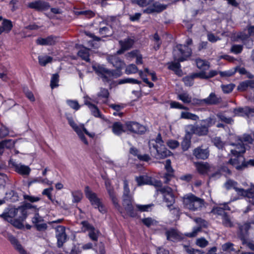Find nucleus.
<instances>
[{"label": "nucleus", "mask_w": 254, "mask_h": 254, "mask_svg": "<svg viewBox=\"0 0 254 254\" xmlns=\"http://www.w3.org/2000/svg\"><path fill=\"white\" fill-rule=\"evenodd\" d=\"M184 249L185 251H186L189 254H202V253L197 250H194L190 247L185 246Z\"/></svg>", "instance_id": "61"}, {"label": "nucleus", "mask_w": 254, "mask_h": 254, "mask_svg": "<svg viewBox=\"0 0 254 254\" xmlns=\"http://www.w3.org/2000/svg\"><path fill=\"white\" fill-rule=\"evenodd\" d=\"M234 71H235V72H239L240 74L246 75L247 77L249 78H252L253 77V75L250 73L248 72L244 67H236L234 69Z\"/></svg>", "instance_id": "42"}, {"label": "nucleus", "mask_w": 254, "mask_h": 254, "mask_svg": "<svg viewBox=\"0 0 254 254\" xmlns=\"http://www.w3.org/2000/svg\"><path fill=\"white\" fill-rule=\"evenodd\" d=\"M220 102V97L217 96L214 93H211L206 98L199 100L197 103H204L206 105H216L219 103Z\"/></svg>", "instance_id": "16"}, {"label": "nucleus", "mask_w": 254, "mask_h": 254, "mask_svg": "<svg viewBox=\"0 0 254 254\" xmlns=\"http://www.w3.org/2000/svg\"><path fill=\"white\" fill-rule=\"evenodd\" d=\"M99 231L96 229L95 227L92 228V230L88 233V235L90 239L93 242H97L99 236Z\"/></svg>", "instance_id": "36"}, {"label": "nucleus", "mask_w": 254, "mask_h": 254, "mask_svg": "<svg viewBox=\"0 0 254 254\" xmlns=\"http://www.w3.org/2000/svg\"><path fill=\"white\" fill-rule=\"evenodd\" d=\"M59 82V75L58 74H53L51 80V86L52 88L57 87Z\"/></svg>", "instance_id": "54"}, {"label": "nucleus", "mask_w": 254, "mask_h": 254, "mask_svg": "<svg viewBox=\"0 0 254 254\" xmlns=\"http://www.w3.org/2000/svg\"><path fill=\"white\" fill-rule=\"evenodd\" d=\"M190 135H187L184 138L182 142V147L184 151L187 150L190 146Z\"/></svg>", "instance_id": "40"}, {"label": "nucleus", "mask_w": 254, "mask_h": 254, "mask_svg": "<svg viewBox=\"0 0 254 254\" xmlns=\"http://www.w3.org/2000/svg\"><path fill=\"white\" fill-rule=\"evenodd\" d=\"M12 27L11 22L8 20H4L2 22V29L4 31L9 32Z\"/></svg>", "instance_id": "51"}, {"label": "nucleus", "mask_w": 254, "mask_h": 254, "mask_svg": "<svg viewBox=\"0 0 254 254\" xmlns=\"http://www.w3.org/2000/svg\"><path fill=\"white\" fill-rule=\"evenodd\" d=\"M138 69L135 64H131L128 65L126 69L127 74H132L137 72Z\"/></svg>", "instance_id": "50"}, {"label": "nucleus", "mask_w": 254, "mask_h": 254, "mask_svg": "<svg viewBox=\"0 0 254 254\" xmlns=\"http://www.w3.org/2000/svg\"><path fill=\"white\" fill-rule=\"evenodd\" d=\"M184 207L191 211L199 210L203 206V200L192 194H188L184 197Z\"/></svg>", "instance_id": "6"}, {"label": "nucleus", "mask_w": 254, "mask_h": 254, "mask_svg": "<svg viewBox=\"0 0 254 254\" xmlns=\"http://www.w3.org/2000/svg\"><path fill=\"white\" fill-rule=\"evenodd\" d=\"M138 186L145 185H152L157 188V190L163 195L164 200L167 203V206L172 205L174 202L175 198L172 190L168 187H161V181L152 179L147 175H142L135 178Z\"/></svg>", "instance_id": "2"}, {"label": "nucleus", "mask_w": 254, "mask_h": 254, "mask_svg": "<svg viewBox=\"0 0 254 254\" xmlns=\"http://www.w3.org/2000/svg\"><path fill=\"white\" fill-rule=\"evenodd\" d=\"M168 240L172 241H179L182 239V235L176 230L172 229L166 232Z\"/></svg>", "instance_id": "24"}, {"label": "nucleus", "mask_w": 254, "mask_h": 254, "mask_svg": "<svg viewBox=\"0 0 254 254\" xmlns=\"http://www.w3.org/2000/svg\"><path fill=\"white\" fill-rule=\"evenodd\" d=\"M134 40L131 38H127L119 41L121 49L117 52L118 54L123 53L125 51L131 48L134 44Z\"/></svg>", "instance_id": "18"}, {"label": "nucleus", "mask_w": 254, "mask_h": 254, "mask_svg": "<svg viewBox=\"0 0 254 254\" xmlns=\"http://www.w3.org/2000/svg\"><path fill=\"white\" fill-rule=\"evenodd\" d=\"M181 119L191 120L192 121H196L198 119V117L194 114L191 113L189 112H182L180 116Z\"/></svg>", "instance_id": "29"}, {"label": "nucleus", "mask_w": 254, "mask_h": 254, "mask_svg": "<svg viewBox=\"0 0 254 254\" xmlns=\"http://www.w3.org/2000/svg\"><path fill=\"white\" fill-rule=\"evenodd\" d=\"M194 221L198 224L199 226L194 227L191 233H188L186 234V236L189 237H195L197 233L201 231L202 227H205L206 226V222L200 218H197L194 219Z\"/></svg>", "instance_id": "17"}, {"label": "nucleus", "mask_w": 254, "mask_h": 254, "mask_svg": "<svg viewBox=\"0 0 254 254\" xmlns=\"http://www.w3.org/2000/svg\"><path fill=\"white\" fill-rule=\"evenodd\" d=\"M32 221L34 224L36 225L38 223L42 222L43 221V218L39 215V213H36L32 218Z\"/></svg>", "instance_id": "63"}, {"label": "nucleus", "mask_w": 254, "mask_h": 254, "mask_svg": "<svg viewBox=\"0 0 254 254\" xmlns=\"http://www.w3.org/2000/svg\"><path fill=\"white\" fill-rule=\"evenodd\" d=\"M208 132L207 127L201 123L200 126H197L194 129V133L199 135H203Z\"/></svg>", "instance_id": "30"}, {"label": "nucleus", "mask_w": 254, "mask_h": 254, "mask_svg": "<svg viewBox=\"0 0 254 254\" xmlns=\"http://www.w3.org/2000/svg\"><path fill=\"white\" fill-rule=\"evenodd\" d=\"M148 145L151 154L157 159H163L170 155L171 152L165 147L160 134L156 139L150 140Z\"/></svg>", "instance_id": "5"}, {"label": "nucleus", "mask_w": 254, "mask_h": 254, "mask_svg": "<svg viewBox=\"0 0 254 254\" xmlns=\"http://www.w3.org/2000/svg\"><path fill=\"white\" fill-rule=\"evenodd\" d=\"M167 145L171 149H175L179 146V143L175 140H169L167 142Z\"/></svg>", "instance_id": "62"}, {"label": "nucleus", "mask_w": 254, "mask_h": 254, "mask_svg": "<svg viewBox=\"0 0 254 254\" xmlns=\"http://www.w3.org/2000/svg\"><path fill=\"white\" fill-rule=\"evenodd\" d=\"M84 192L86 197L89 199L93 206L95 208H98V210L102 213L105 212V206L98 197L97 194L92 191L89 187L86 186L85 188Z\"/></svg>", "instance_id": "9"}, {"label": "nucleus", "mask_w": 254, "mask_h": 254, "mask_svg": "<svg viewBox=\"0 0 254 254\" xmlns=\"http://www.w3.org/2000/svg\"><path fill=\"white\" fill-rule=\"evenodd\" d=\"M222 223L226 227H231L233 226V223L231 219L227 215H224L222 217Z\"/></svg>", "instance_id": "44"}, {"label": "nucleus", "mask_w": 254, "mask_h": 254, "mask_svg": "<svg viewBox=\"0 0 254 254\" xmlns=\"http://www.w3.org/2000/svg\"><path fill=\"white\" fill-rule=\"evenodd\" d=\"M153 0H131L133 4H136L141 7H145L151 3Z\"/></svg>", "instance_id": "41"}, {"label": "nucleus", "mask_w": 254, "mask_h": 254, "mask_svg": "<svg viewBox=\"0 0 254 254\" xmlns=\"http://www.w3.org/2000/svg\"><path fill=\"white\" fill-rule=\"evenodd\" d=\"M56 236L57 239L58 247H61L67 240L65 227L61 225L58 226L56 228Z\"/></svg>", "instance_id": "12"}, {"label": "nucleus", "mask_w": 254, "mask_h": 254, "mask_svg": "<svg viewBox=\"0 0 254 254\" xmlns=\"http://www.w3.org/2000/svg\"><path fill=\"white\" fill-rule=\"evenodd\" d=\"M66 103L70 108L75 110H78L80 107L78 102L76 100H68L66 101Z\"/></svg>", "instance_id": "49"}, {"label": "nucleus", "mask_w": 254, "mask_h": 254, "mask_svg": "<svg viewBox=\"0 0 254 254\" xmlns=\"http://www.w3.org/2000/svg\"><path fill=\"white\" fill-rule=\"evenodd\" d=\"M234 148L231 149V158L229 163L235 167L238 170H241L246 167L247 165L245 162V158L243 154L245 152V147L244 144H232Z\"/></svg>", "instance_id": "4"}, {"label": "nucleus", "mask_w": 254, "mask_h": 254, "mask_svg": "<svg viewBox=\"0 0 254 254\" xmlns=\"http://www.w3.org/2000/svg\"><path fill=\"white\" fill-rule=\"evenodd\" d=\"M243 50V46L241 45H234L232 46L231 51L232 53L237 54L241 53Z\"/></svg>", "instance_id": "59"}, {"label": "nucleus", "mask_w": 254, "mask_h": 254, "mask_svg": "<svg viewBox=\"0 0 254 254\" xmlns=\"http://www.w3.org/2000/svg\"><path fill=\"white\" fill-rule=\"evenodd\" d=\"M178 99L184 103H190L191 101V97L187 92H183L178 95Z\"/></svg>", "instance_id": "35"}, {"label": "nucleus", "mask_w": 254, "mask_h": 254, "mask_svg": "<svg viewBox=\"0 0 254 254\" xmlns=\"http://www.w3.org/2000/svg\"><path fill=\"white\" fill-rule=\"evenodd\" d=\"M193 154L196 158L204 160L208 158L209 151L206 149H203L200 147H198L193 150Z\"/></svg>", "instance_id": "21"}, {"label": "nucleus", "mask_w": 254, "mask_h": 254, "mask_svg": "<svg viewBox=\"0 0 254 254\" xmlns=\"http://www.w3.org/2000/svg\"><path fill=\"white\" fill-rule=\"evenodd\" d=\"M216 116L221 121L227 124H231L233 122V120L231 118L226 117L222 113H218Z\"/></svg>", "instance_id": "53"}, {"label": "nucleus", "mask_w": 254, "mask_h": 254, "mask_svg": "<svg viewBox=\"0 0 254 254\" xmlns=\"http://www.w3.org/2000/svg\"><path fill=\"white\" fill-rule=\"evenodd\" d=\"M217 74V72L216 70H211L207 74L202 72L199 73H196L195 76H199L200 78L208 79L212 77Z\"/></svg>", "instance_id": "34"}, {"label": "nucleus", "mask_w": 254, "mask_h": 254, "mask_svg": "<svg viewBox=\"0 0 254 254\" xmlns=\"http://www.w3.org/2000/svg\"><path fill=\"white\" fill-rule=\"evenodd\" d=\"M221 87L224 93H229L233 90L235 85L233 84H229L227 85H222Z\"/></svg>", "instance_id": "52"}, {"label": "nucleus", "mask_w": 254, "mask_h": 254, "mask_svg": "<svg viewBox=\"0 0 254 254\" xmlns=\"http://www.w3.org/2000/svg\"><path fill=\"white\" fill-rule=\"evenodd\" d=\"M142 222L145 226H146L148 227H150L151 226H154L156 225L157 223L156 220L150 217L142 219Z\"/></svg>", "instance_id": "47"}, {"label": "nucleus", "mask_w": 254, "mask_h": 254, "mask_svg": "<svg viewBox=\"0 0 254 254\" xmlns=\"http://www.w3.org/2000/svg\"><path fill=\"white\" fill-rule=\"evenodd\" d=\"M112 130L114 134L120 135L124 132L127 131L125 125L123 126L121 123H115L112 126Z\"/></svg>", "instance_id": "25"}, {"label": "nucleus", "mask_w": 254, "mask_h": 254, "mask_svg": "<svg viewBox=\"0 0 254 254\" xmlns=\"http://www.w3.org/2000/svg\"><path fill=\"white\" fill-rule=\"evenodd\" d=\"M127 131L142 134L144 133L146 128L145 127L138 124L137 122H128L125 124Z\"/></svg>", "instance_id": "11"}, {"label": "nucleus", "mask_w": 254, "mask_h": 254, "mask_svg": "<svg viewBox=\"0 0 254 254\" xmlns=\"http://www.w3.org/2000/svg\"><path fill=\"white\" fill-rule=\"evenodd\" d=\"M39 63L41 65L45 66L48 63H51L52 58L48 56H40L38 57Z\"/></svg>", "instance_id": "38"}, {"label": "nucleus", "mask_w": 254, "mask_h": 254, "mask_svg": "<svg viewBox=\"0 0 254 254\" xmlns=\"http://www.w3.org/2000/svg\"><path fill=\"white\" fill-rule=\"evenodd\" d=\"M216 123V119L214 117H209L204 120L202 121V123L205 125V127H207V128L209 127H211L214 125Z\"/></svg>", "instance_id": "43"}, {"label": "nucleus", "mask_w": 254, "mask_h": 254, "mask_svg": "<svg viewBox=\"0 0 254 254\" xmlns=\"http://www.w3.org/2000/svg\"><path fill=\"white\" fill-rule=\"evenodd\" d=\"M234 113L236 116L249 118L254 116V108L245 107L236 108L234 110Z\"/></svg>", "instance_id": "13"}, {"label": "nucleus", "mask_w": 254, "mask_h": 254, "mask_svg": "<svg viewBox=\"0 0 254 254\" xmlns=\"http://www.w3.org/2000/svg\"><path fill=\"white\" fill-rule=\"evenodd\" d=\"M130 190L128 188V184L127 181H124V194L123 205L125 208L127 214L132 217L136 216V212L134 211L131 203L132 198L129 195Z\"/></svg>", "instance_id": "7"}, {"label": "nucleus", "mask_w": 254, "mask_h": 254, "mask_svg": "<svg viewBox=\"0 0 254 254\" xmlns=\"http://www.w3.org/2000/svg\"><path fill=\"white\" fill-rule=\"evenodd\" d=\"M36 183H41L44 184H46L48 186H52L53 182L49 181L48 179H42L41 177H37L30 181L28 183V186H31L33 184Z\"/></svg>", "instance_id": "28"}, {"label": "nucleus", "mask_w": 254, "mask_h": 254, "mask_svg": "<svg viewBox=\"0 0 254 254\" xmlns=\"http://www.w3.org/2000/svg\"><path fill=\"white\" fill-rule=\"evenodd\" d=\"M249 88L252 90L251 93H253L254 90V80H247L240 82L237 86V90L239 91L243 92Z\"/></svg>", "instance_id": "19"}, {"label": "nucleus", "mask_w": 254, "mask_h": 254, "mask_svg": "<svg viewBox=\"0 0 254 254\" xmlns=\"http://www.w3.org/2000/svg\"><path fill=\"white\" fill-rule=\"evenodd\" d=\"M0 218L16 227V208L15 206H9L5 208Z\"/></svg>", "instance_id": "10"}, {"label": "nucleus", "mask_w": 254, "mask_h": 254, "mask_svg": "<svg viewBox=\"0 0 254 254\" xmlns=\"http://www.w3.org/2000/svg\"><path fill=\"white\" fill-rule=\"evenodd\" d=\"M105 185L107 189V190L108 192V193L110 195L111 199L114 205L115 208L118 210L120 213H122V208H121L120 205L118 203V199L114 193L112 187L111 186V184L110 181H106L105 182Z\"/></svg>", "instance_id": "14"}, {"label": "nucleus", "mask_w": 254, "mask_h": 254, "mask_svg": "<svg viewBox=\"0 0 254 254\" xmlns=\"http://www.w3.org/2000/svg\"><path fill=\"white\" fill-rule=\"evenodd\" d=\"M78 55L83 60H85L86 62H89V50L88 49L85 48L84 47L82 48L78 52Z\"/></svg>", "instance_id": "31"}, {"label": "nucleus", "mask_w": 254, "mask_h": 254, "mask_svg": "<svg viewBox=\"0 0 254 254\" xmlns=\"http://www.w3.org/2000/svg\"><path fill=\"white\" fill-rule=\"evenodd\" d=\"M57 39V37L50 36L46 38H38L36 42L38 44L41 45H52L56 43Z\"/></svg>", "instance_id": "22"}, {"label": "nucleus", "mask_w": 254, "mask_h": 254, "mask_svg": "<svg viewBox=\"0 0 254 254\" xmlns=\"http://www.w3.org/2000/svg\"><path fill=\"white\" fill-rule=\"evenodd\" d=\"M108 90L106 89L101 88L100 92L98 93V96L99 98H103V102H105L109 96Z\"/></svg>", "instance_id": "46"}, {"label": "nucleus", "mask_w": 254, "mask_h": 254, "mask_svg": "<svg viewBox=\"0 0 254 254\" xmlns=\"http://www.w3.org/2000/svg\"><path fill=\"white\" fill-rule=\"evenodd\" d=\"M108 60L117 69L114 70H110L103 66H98L94 67L96 72L104 82H108L122 75L121 69L125 65L124 62L116 56H109Z\"/></svg>", "instance_id": "1"}, {"label": "nucleus", "mask_w": 254, "mask_h": 254, "mask_svg": "<svg viewBox=\"0 0 254 254\" xmlns=\"http://www.w3.org/2000/svg\"><path fill=\"white\" fill-rule=\"evenodd\" d=\"M237 183L235 181L231 180H228L225 184V187L227 190H230L232 189H234L238 193L239 192V190L240 189V188H238L237 187Z\"/></svg>", "instance_id": "39"}, {"label": "nucleus", "mask_w": 254, "mask_h": 254, "mask_svg": "<svg viewBox=\"0 0 254 254\" xmlns=\"http://www.w3.org/2000/svg\"><path fill=\"white\" fill-rule=\"evenodd\" d=\"M196 64L197 67L200 69L207 70L209 67L208 62L200 59L196 60Z\"/></svg>", "instance_id": "32"}, {"label": "nucleus", "mask_w": 254, "mask_h": 254, "mask_svg": "<svg viewBox=\"0 0 254 254\" xmlns=\"http://www.w3.org/2000/svg\"><path fill=\"white\" fill-rule=\"evenodd\" d=\"M208 244V241L204 238H201L196 240V245L201 248H204L207 246Z\"/></svg>", "instance_id": "58"}, {"label": "nucleus", "mask_w": 254, "mask_h": 254, "mask_svg": "<svg viewBox=\"0 0 254 254\" xmlns=\"http://www.w3.org/2000/svg\"><path fill=\"white\" fill-rule=\"evenodd\" d=\"M28 7L37 10L42 11L49 9L50 6L48 2L39 0L29 3Z\"/></svg>", "instance_id": "15"}, {"label": "nucleus", "mask_w": 254, "mask_h": 254, "mask_svg": "<svg viewBox=\"0 0 254 254\" xmlns=\"http://www.w3.org/2000/svg\"><path fill=\"white\" fill-rule=\"evenodd\" d=\"M4 148H10L14 146L15 141L12 139L4 140L2 141Z\"/></svg>", "instance_id": "57"}, {"label": "nucleus", "mask_w": 254, "mask_h": 254, "mask_svg": "<svg viewBox=\"0 0 254 254\" xmlns=\"http://www.w3.org/2000/svg\"><path fill=\"white\" fill-rule=\"evenodd\" d=\"M31 172L30 168L26 165L19 164H17V173L23 176H28Z\"/></svg>", "instance_id": "27"}, {"label": "nucleus", "mask_w": 254, "mask_h": 254, "mask_svg": "<svg viewBox=\"0 0 254 254\" xmlns=\"http://www.w3.org/2000/svg\"><path fill=\"white\" fill-rule=\"evenodd\" d=\"M126 83H129L131 84H139L140 82L136 79L131 78H127L125 79H121L119 81V84H124Z\"/></svg>", "instance_id": "48"}, {"label": "nucleus", "mask_w": 254, "mask_h": 254, "mask_svg": "<svg viewBox=\"0 0 254 254\" xmlns=\"http://www.w3.org/2000/svg\"><path fill=\"white\" fill-rule=\"evenodd\" d=\"M68 123L72 128L75 131L81 141L85 144H88V141L85 138L84 133H86L90 137H93L95 134L93 132H89L84 127L83 124L77 125L73 120L72 117H67Z\"/></svg>", "instance_id": "8"}, {"label": "nucleus", "mask_w": 254, "mask_h": 254, "mask_svg": "<svg viewBox=\"0 0 254 254\" xmlns=\"http://www.w3.org/2000/svg\"><path fill=\"white\" fill-rule=\"evenodd\" d=\"M250 224L248 223H245L243 225L240 227V233L242 236H244V235L247 233L248 231L250 229Z\"/></svg>", "instance_id": "60"}, {"label": "nucleus", "mask_w": 254, "mask_h": 254, "mask_svg": "<svg viewBox=\"0 0 254 254\" xmlns=\"http://www.w3.org/2000/svg\"><path fill=\"white\" fill-rule=\"evenodd\" d=\"M195 167L197 171L201 174L207 173L210 170L211 167L207 163L198 162L195 163Z\"/></svg>", "instance_id": "23"}, {"label": "nucleus", "mask_w": 254, "mask_h": 254, "mask_svg": "<svg viewBox=\"0 0 254 254\" xmlns=\"http://www.w3.org/2000/svg\"><path fill=\"white\" fill-rule=\"evenodd\" d=\"M238 194L242 196L247 197L249 198H253L254 197V190H245L243 189L239 190Z\"/></svg>", "instance_id": "33"}, {"label": "nucleus", "mask_w": 254, "mask_h": 254, "mask_svg": "<svg viewBox=\"0 0 254 254\" xmlns=\"http://www.w3.org/2000/svg\"><path fill=\"white\" fill-rule=\"evenodd\" d=\"M90 110L92 114L94 117L102 118V115L99 109L95 105L91 106V107L90 108Z\"/></svg>", "instance_id": "55"}, {"label": "nucleus", "mask_w": 254, "mask_h": 254, "mask_svg": "<svg viewBox=\"0 0 254 254\" xmlns=\"http://www.w3.org/2000/svg\"><path fill=\"white\" fill-rule=\"evenodd\" d=\"M191 53V50L186 46L177 45L173 50V57L175 62L171 63L169 68L174 71H177L180 67V62L187 60Z\"/></svg>", "instance_id": "3"}, {"label": "nucleus", "mask_w": 254, "mask_h": 254, "mask_svg": "<svg viewBox=\"0 0 254 254\" xmlns=\"http://www.w3.org/2000/svg\"><path fill=\"white\" fill-rule=\"evenodd\" d=\"M166 8V5L156 2L153 4V7L144 10L145 13H151L153 12H161Z\"/></svg>", "instance_id": "26"}, {"label": "nucleus", "mask_w": 254, "mask_h": 254, "mask_svg": "<svg viewBox=\"0 0 254 254\" xmlns=\"http://www.w3.org/2000/svg\"><path fill=\"white\" fill-rule=\"evenodd\" d=\"M54 189L53 187L44 189L42 193L43 195H46L50 200H52V192Z\"/></svg>", "instance_id": "56"}, {"label": "nucleus", "mask_w": 254, "mask_h": 254, "mask_svg": "<svg viewBox=\"0 0 254 254\" xmlns=\"http://www.w3.org/2000/svg\"><path fill=\"white\" fill-rule=\"evenodd\" d=\"M225 210H229V207L227 203L220 204L219 206L213 208L211 212L216 215L221 216L222 218L224 215L226 214L225 212Z\"/></svg>", "instance_id": "20"}, {"label": "nucleus", "mask_w": 254, "mask_h": 254, "mask_svg": "<svg viewBox=\"0 0 254 254\" xmlns=\"http://www.w3.org/2000/svg\"><path fill=\"white\" fill-rule=\"evenodd\" d=\"M73 196V202H78L80 201L82 197V193L80 190H76L72 192Z\"/></svg>", "instance_id": "45"}, {"label": "nucleus", "mask_w": 254, "mask_h": 254, "mask_svg": "<svg viewBox=\"0 0 254 254\" xmlns=\"http://www.w3.org/2000/svg\"><path fill=\"white\" fill-rule=\"evenodd\" d=\"M222 249L224 251L231 252L234 251L233 245L231 243H227L222 246Z\"/></svg>", "instance_id": "64"}, {"label": "nucleus", "mask_w": 254, "mask_h": 254, "mask_svg": "<svg viewBox=\"0 0 254 254\" xmlns=\"http://www.w3.org/2000/svg\"><path fill=\"white\" fill-rule=\"evenodd\" d=\"M81 224L82 225L81 228V231L84 233H89L92 230V228H94V227L92 225H91L88 222L86 221H82Z\"/></svg>", "instance_id": "37"}]
</instances>
